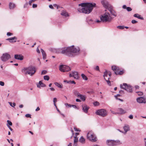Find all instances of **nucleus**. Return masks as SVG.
I'll use <instances>...</instances> for the list:
<instances>
[{
  "label": "nucleus",
  "instance_id": "nucleus-61",
  "mask_svg": "<svg viewBox=\"0 0 146 146\" xmlns=\"http://www.w3.org/2000/svg\"><path fill=\"white\" fill-rule=\"evenodd\" d=\"M50 89L52 91H54L55 90L53 88H50Z\"/></svg>",
  "mask_w": 146,
  "mask_h": 146
},
{
  "label": "nucleus",
  "instance_id": "nucleus-51",
  "mask_svg": "<svg viewBox=\"0 0 146 146\" xmlns=\"http://www.w3.org/2000/svg\"><path fill=\"white\" fill-rule=\"evenodd\" d=\"M70 84H76V82L74 81H69Z\"/></svg>",
  "mask_w": 146,
  "mask_h": 146
},
{
  "label": "nucleus",
  "instance_id": "nucleus-49",
  "mask_svg": "<svg viewBox=\"0 0 146 146\" xmlns=\"http://www.w3.org/2000/svg\"><path fill=\"white\" fill-rule=\"evenodd\" d=\"M110 111H111V113L113 114H118V112H115L114 111H112L111 110H110Z\"/></svg>",
  "mask_w": 146,
  "mask_h": 146
},
{
  "label": "nucleus",
  "instance_id": "nucleus-14",
  "mask_svg": "<svg viewBox=\"0 0 146 146\" xmlns=\"http://www.w3.org/2000/svg\"><path fill=\"white\" fill-rule=\"evenodd\" d=\"M137 101L139 103H144L145 104L146 102L145 98L142 97H139L137 98Z\"/></svg>",
  "mask_w": 146,
  "mask_h": 146
},
{
  "label": "nucleus",
  "instance_id": "nucleus-17",
  "mask_svg": "<svg viewBox=\"0 0 146 146\" xmlns=\"http://www.w3.org/2000/svg\"><path fill=\"white\" fill-rule=\"evenodd\" d=\"M82 106L84 112L86 113H87L89 109V108L86 105H83Z\"/></svg>",
  "mask_w": 146,
  "mask_h": 146
},
{
  "label": "nucleus",
  "instance_id": "nucleus-30",
  "mask_svg": "<svg viewBox=\"0 0 146 146\" xmlns=\"http://www.w3.org/2000/svg\"><path fill=\"white\" fill-rule=\"evenodd\" d=\"M87 21L89 24H94L95 23V21H94L92 19H89L88 18L87 19Z\"/></svg>",
  "mask_w": 146,
  "mask_h": 146
},
{
  "label": "nucleus",
  "instance_id": "nucleus-2",
  "mask_svg": "<svg viewBox=\"0 0 146 146\" xmlns=\"http://www.w3.org/2000/svg\"><path fill=\"white\" fill-rule=\"evenodd\" d=\"M83 7L81 9H78V11L80 13L89 14L92 11L94 7H95L96 4L91 3H82L78 5Z\"/></svg>",
  "mask_w": 146,
  "mask_h": 146
},
{
  "label": "nucleus",
  "instance_id": "nucleus-52",
  "mask_svg": "<svg viewBox=\"0 0 146 146\" xmlns=\"http://www.w3.org/2000/svg\"><path fill=\"white\" fill-rule=\"evenodd\" d=\"M57 102V99L56 98H54L53 99V102L54 103H55Z\"/></svg>",
  "mask_w": 146,
  "mask_h": 146
},
{
  "label": "nucleus",
  "instance_id": "nucleus-13",
  "mask_svg": "<svg viewBox=\"0 0 146 146\" xmlns=\"http://www.w3.org/2000/svg\"><path fill=\"white\" fill-rule=\"evenodd\" d=\"M103 7L106 9H109V4L108 2L106 0H103L101 1Z\"/></svg>",
  "mask_w": 146,
  "mask_h": 146
},
{
  "label": "nucleus",
  "instance_id": "nucleus-45",
  "mask_svg": "<svg viewBox=\"0 0 146 146\" xmlns=\"http://www.w3.org/2000/svg\"><path fill=\"white\" fill-rule=\"evenodd\" d=\"M28 5V2H26L25 4L24 5V8H25L27 7V5Z\"/></svg>",
  "mask_w": 146,
  "mask_h": 146
},
{
  "label": "nucleus",
  "instance_id": "nucleus-25",
  "mask_svg": "<svg viewBox=\"0 0 146 146\" xmlns=\"http://www.w3.org/2000/svg\"><path fill=\"white\" fill-rule=\"evenodd\" d=\"M72 76L75 79H78V73L77 72H72Z\"/></svg>",
  "mask_w": 146,
  "mask_h": 146
},
{
  "label": "nucleus",
  "instance_id": "nucleus-27",
  "mask_svg": "<svg viewBox=\"0 0 146 146\" xmlns=\"http://www.w3.org/2000/svg\"><path fill=\"white\" fill-rule=\"evenodd\" d=\"M133 16L134 17L143 20L144 19L143 17H141V15L137 13L134 14Z\"/></svg>",
  "mask_w": 146,
  "mask_h": 146
},
{
  "label": "nucleus",
  "instance_id": "nucleus-9",
  "mask_svg": "<svg viewBox=\"0 0 146 146\" xmlns=\"http://www.w3.org/2000/svg\"><path fill=\"white\" fill-rule=\"evenodd\" d=\"M60 71L63 72H68L70 71L71 69L69 67L65 65H60L59 66Z\"/></svg>",
  "mask_w": 146,
  "mask_h": 146
},
{
  "label": "nucleus",
  "instance_id": "nucleus-37",
  "mask_svg": "<svg viewBox=\"0 0 146 146\" xmlns=\"http://www.w3.org/2000/svg\"><path fill=\"white\" fill-rule=\"evenodd\" d=\"M47 73V71L46 70H43L41 72L42 75L45 74Z\"/></svg>",
  "mask_w": 146,
  "mask_h": 146
},
{
  "label": "nucleus",
  "instance_id": "nucleus-31",
  "mask_svg": "<svg viewBox=\"0 0 146 146\" xmlns=\"http://www.w3.org/2000/svg\"><path fill=\"white\" fill-rule=\"evenodd\" d=\"M54 84L55 85L58 87L61 88H63V86L62 84H61L57 82H55Z\"/></svg>",
  "mask_w": 146,
  "mask_h": 146
},
{
  "label": "nucleus",
  "instance_id": "nucleus-22",
  "mask_svg": "<svg viewBox=\"0 0 146 146\" xmlns=\"http://www.w3.org/2000/svg\"><path fill=\"white\" fill-rule=\"evenodd\" d=\"M124 130L125 131L124 133L126 134L127 132L129 130V127L128 125H125L123 127Z\"/></svg>",
  "mask_w": 146,
  "mask_h": 146
},
{
  "label": "nucleus",
  "instance_id": "nucleus-33",
  "mask_svg": "<svg viewBox=\"0 0 146 146\" xmlns=\"http://www.w3.org/2000/svg\"><path fill=\"white\" fill-rule=\"evenodd\" d=\"M8 103L10 105L13 107H14L16 105V104L14 102H13V103L11 102H8Z\"/></svg>",
  "mask_w": 146,
  "mask_h": 146
},
{
  "label": "nucleus",
  "instance_id": "nucleus-55",
  "mask_svg": "<svg viewBox=\"0 0 146 146\" xmlns=\"http://www.w3.org/2000/svg\"><path fill=\"white\" fill-rule=\"evenodd\" d=\"M37 5L36 4H33L32 6L33 7V8H36L37 7Z\"/></svg>",
  "mask_w": 146,
  "mask_h": 146
},
{
  "label": "nucleus",
  "instance_id": "nucleus-4",
  "mask_svg": "<svg viewBox=\"0 0 146 146\" xmlns=\"http://www.w3.org/2000/svg\"><path fill=\"white\" fill-rule=\"evenodd\" d=\"M101 21L103 22H110L112 20V18L108 13H106L103 14L100 17Z\"/></svg>",
  "mask_w": 146,
  "mask_h": 146
},
{
  "label": "nucleus",
  "instance_id": "nucleus-1",
  "mask_svg": "<svg viewBox=\"0 0 146 146\" xmlns=\"http://www.w3.org/2000/svg\"><path fill=\"white\" fill-rule=\"evenodd\" d=\"M80 50V49L78 47H75L72 45L66 48L65 47L58 49L56 50V52L57 53L64 54L68 56L72 57L74 56V54H78Z\"/></svg>",
  "mask_w": 146,
  "mask_h": 146
},
{
  "label": "nucleus",
  "instance_id": "nucleus-3",
  "mask_svg": "<svg viewBox=\"0 0 146 146\" xmlns=\"http://www.w3.org/2000/svg\"><path fill=\"white\" fill-rule=\"evenodd\" d=\"M23 70L26 74H28L32 76L35 73L36 69L35 67L31 66L28 68H24Z\"/></svg>",
  "mask_w": 146,
  "mask_h": 146
},
{
  "label": "nucleus",
  "instance_id": "nucleus-15",
  "mask_svg": "<svg viewBox=\"0 0 146 146\" xmlns=\"http://www.w3.org/2000/svg\"><path fill=\"white\" fill-rule=\"evenodd\" d=\"M14 57L15 59L21 60H23V56L21 54H15Z\"/></svg>",
  "mask_w": 146,
  "mask_h": 146
},
{
  "label": "nucleus",
  "instance_id": "nucleus-64",
  "mask_svg": "<svg viewBox=\"0 0 146 146\" xmlns=\"http://www.w3.org/2000/svg\"><path fill=\"white\" fill-rule=\"evenodd\" d=\"M36 51H37V52L38 53H40V51L39 50L38 48H37Z\"/></svg>",
  "mask_w": 146,
  "mask_h": 146
},
{
  "label": "nucleus",
  "instance_id": "nucleus-26",
  "mask_svg": "<svg viewBox=\"0 0 146 146\" xmlns=\"http://www.w3.org/2000/svg\"><path fill=\"white\" fill-rule=\"evenodd\" d=\"M108 74L110 77H111V72L110 71H108L106 70L104 72V76L105 78V77H106L107 76L108 73H109Z\"/></svg>",
  "mask_w": 146,
  "mask_h": 146
},
{
  "label": "nucleus",
  "instance_id": "nucleus-8",
  "mask_svg": "<svg viewBox=\"0 0 146 146\" xmlns=\"http://www.w3.org/2000/svg\"><path fill=\"white\" fill-rule=\"evenodd\" d=\"M96 113L97 115H99L104 117L107 115V112L105 109H101L97 110Z\"/></svg>",
  "mask_w": 146,
  "mask_h": 146
},
{
  "label": "nucleus",
  "instance_id": "nucleus-10",
  "mask_svg": "<svg viewBox=\"0 0 146 146\" xmlns=\"http://www.w3.org/2000/svg\"><path fill=\"white\" fill-rule=\"evenodd\" d=\"M112 69L115 71V73L116 75L121 74L123 73V72L121 71H119V68L115 66H113L111 67Z\"/></svg>",
  "mask_w": 146,
  "mask_h": 146
},
{
  "label": "nucleus",
  "instance_id": "nucleus-41",
  "mask_svg": "<svg viewBox=\"0 0 146 146\" xmlns=\"http://www.w3.org/2000/svg\"><path fill=\"white\" fill-rule=\"evenodd\" d=\"M25 116L27 117H29L31 118V115L29 114H27L25 115Z\"/></svg>",
  "mask_w": 146,
  "mask_h": 146
},
{
  "label": "nucleus",
  "instance_id": "nucleus-53",
  "mask_svg": "<svg viewBox=\"0 0 146 146\" xmlns=\"http://www.w3.org/2000/svg\"><path fill=\"white\" fill-rule=\"evenodd\" d=\"M7 35L8 36H10L11 35H12V34L10 32H8L7 33Z\"/></svg>",
  "mask_w": 146,
  "mask_h": 146
},
{
  "label": "nucleus",
  "instance_id": "nucleus-59",
  "mask_svg": "<svg viewBox=\"0 0 146 146\" xmlns=\"http://www.w3.org/2000/svg\"><path fill=\"white\" fill-rule=\"evenodd\" d=\"M7 126L8 127L9 129H10V130L11 131H13V129L10 127V126L7 125Z\"/></svg>",
  "mask_w": 146,
  "mask_h": 146
},
{
  "label": "nucleus",
  "instance_id": "nucleus-24",
  "mask_svg": "<svg viewBox=\"0 0 146 146\" xmlns=\"http://www.w3.org/2000/svg\"><path fill=\"white\" fill-rule=\"evenodd\" d=\"M114 142L115 146L119 145L122 144V142L120 140L118 139L114 140Z\"/></svg>",
  "mask_w": 146,
  "mask_h": 146
},
{
  "label": "nucleus",
  "instance_id": "nucleus-12",
  "mask_svg": "<svg viewBox=\"0 0 146 146\" xmlns=\"http://www.w3.org/2000/svg\"><path fill=\"white\" fill-rule=\"evenodd\" d=\"M106 143L107 145L109 146H115L114 140H107Z\"/></svg>",
  "mask_w": 146,
  "mask_h": 146
},
{
  "label": "nucleus",
  "instance_id": "nucleus-56",
  "mask_svg": "<svg viewBox=\"0 0 146 146\" xmlns=\"http://www.w3.org/2000/svg\"><path fill=\"white\" fill-rule=\"evenodd\" d=\"M56 109H57V111L59 113H60L62 115L63 117H64V114H63L61 113L60 111H59V110H58V109L57 108H56Z\"/></svg>",
  "mask_w": 146,
  "mask_h": 146
},
{
  "label": "nucleus",
  "instance_id": "nucleus-36",
  "mask_svg": "<svg viewBox=\"0 0 146 146\" xmlns=\"http://www.w3.org/2000/svg\"><path fill=\"white\" fill-rule=\"evenodd\" d=\"M104 79L106 81V82H107L109 86H110L111 85V82L109 80H106V79L105 78H104Z\"/></svg>",
  "mask_w": 146,
  "mask_h": 146
},
{
  "label": "nucleus",
  "instance_id": "nucleus-50",
  "mask_svg": "<svg viewBox=\"0 0 146 146\" xmlns=\"http://www.w3.org/2000/svg\"><path fill=\"white\" fill-rule=\"evenodd\" d=\"M65 105H66V106H68L69 107H72V105H70V104H65Z\"/></svg>",
  "mask_w": 146,
  "mask_h": 146
},
{
  "label": "nucleus",
  "instance_id": "nucleus-60",
  "mask_svg": "<svg viewBox=\"0 0 146 146\" xmlns=\"http://www.w3.org/2000/svg\"><path fill=\"white\" fill-rule=\"evenodd\" d=\"M53 6L55 7H56L57 9H58V6L56 4H54L53 5Z\"/></svg>",
  "mask_w": 146,
  "mask_h": 146
},
{
  "label": "nucleus",
  "instance_id": "nucleus-42",
  "mask_svg": "<svg viewBox=\"0 0 146 146\" xmlns=\"http://www.w3.org/2000/svg\"><path fill=\"white\" fill-rule=\"evenodd\" d=\"M7 123L9 124V125H12V123L10 121L8 120L7 121Z\"/></svg>",
  "mask_w": 146,
  "mask_h": 146
},
{
  "label": "nucleus",
  "instance_id": "nucleus-43",
  "mask_svg": "<svg viewBox=\"0 0 146 146\" xmlns=\"http://www.w3.org/2000/svg\"><path fill=\"white\" fill-rule=\"evenodd\" d=\"M99 103L98 102H95L94 103V104L95 106H97L99 105Z\"/></svg>",
  "mask_w": 146,
  "mask_h": 146
},
{
  "label": "nucleus",
  "instance_id": "nucleus-39",
  "mask_svg": "<svg viewBox=\"0 0 146 146\" xmlns=\"http://www.w3.org/2000/svg\"><path fill=\"white\" fill-rule=\"evenodd\" d=\"M126 9L129 12L131 11L132 10V9L130 7H127Z\"/></svg>",
  "mask_w": 146,
  "mask_h": 146
},
{
  "label": "nucleus",
  "instance_id": "nucleus-29",
  "mask_svg": "<svg viewBox=\"0 0 146 146\" xmlns=\"http://www.w3.org/2000/svg\"><path fill=\"white\" fill-rule=\"evenodd\" d=\"M41 51L42 54L43 58L44 59H45L46 58V53L42 49H41Z\"/></svg>",
  "mask_w": 146,
  "mask_h": 146
},
{
  "label": "nucleus",
  "instance_id": "nucleus-11",
  "mask_svg": "<svg viewBox=\"0 0 146 146\" xmlns=\"http://www.w3.org/2000/svg\"><path fill=\"white\" fill-rule=\"evenodd\" d=\"M74 93L75 95H77V97L79 98L82 101H85L86 97L85 96L80 94L77 91H74Z\"/></svg>",
  "mask_w": 146,
  "mask_h": 146
},
{
  "label": "nucleus",
  "instance_id": "nucleus-58",
  "mask_svg": "<svg viewBox=\"0 0 146 146\" xmlns=\"http://www.w3.org/2000/svg\"><path fill=\"white\" fill-rule=\"evenodd\" d=\"M127 7L125 5H123V6L122 8L123 9H126Z\"/></svg>",
  "mask_w": 146,
  "mask_h": 146
},
{
  "label": "nucleus",
  "instance_id": "nucleus-44",
  "mask_svg": "<svg viewBox=\"0 0 146 146\" xmlns=\"http://www.w3.org/2000/svg\"><path fill=\"white\" fill-rule=\"evenodd\" d=\"M5 84L4 82L0 81V85L2 86H3Z\"/></svg>",
  "mask_w": 146,
  "mask_h": 146
},
{
  "label": "nucleus",
  "instance_id": "nucleus-19",
  "mask_svg": "<svg viewBox=\"0 0 146 146\" xmlns=\"http://www.w3.org/2000/svg\"><path fill=\"white\" fill-rule=\"evenodd\" d=\"M37 87L38 88H40V87H46V85L42 82L41 81H40L39 82L38 84H37Z\"/></svg>",
  "mask_w": 146,
  "mask_h": 146
},
{
  "label": "nucleus",
  "instance_id": "nucleus-47",
  "mask_svg": "<svg viewBox=\"0 0 146 146\" xmlns=\"http://www.w3.org/2000/svg\"><path fill=\"white\" fill-rule=\"evenodd\" d=\"M94 69L97 70L99 71V68L98 66H97Z\"/></svg>",
  "mask_w": 146,
  "mask_h": 146
},
{
  "label": "nucleus",
  "instance_id": "nucleus-23",
  "mask_svg": "<svg viewBox=\"0 0 146 146\" xmlns=\"http://www.w3.org/2000/svg\"><path fill=\"white\" fill-rule=\"evenodd\" d=\"M79 142L82 144H84L85 143V139L82 136L81 137L79 140Z\"/></svg>",
  "mask_w": 146,
  "mask_h": 146
},
{
  "label": "nucleus",
  "instance_id": "nucleus-7",
  "mask_svg": "<svg viewBox=\"0 0 146 146\" xmlns=\"http://www.w3.org/2000/svg\"><path fill=\"white\" fill-rule=\"evenodd\" d=\"M11 58V56L9 54L7 53H5L3 54L0 57V59L3 62H5Z\"/></svg>",
  "mask_w": 146,
  "mask_h": 146
},
{
  "label": "nucleus",
  "instance_id": "nucleus-20",
  "mask_svg": "<svg viewBox=\"0 0 146 146\" xmlns=\"http://www.w3.org/2000/svg\"><path fill=\"white\" fill-rule=\"evenodd\" d=\"M108 10L110 11L111 14L115 17H116L117 15L115 11L112 9V7H111L108 9Z\"/></svg>",
  "mask_w": 146,
  "mask_h": 146
},
{
  "label": "nucleus",
  "instance_id": "nucleus-34",
  "mask_svg": "<svg viewBox=\"0 0 146 146\" xmlns=\"http://www.w3.org/2000/svg\"><path fill=\"white\" fill-rule=\"evenodd\" d=\"M44 79L45 80L48 81L49 79V77L48 76L45 75L44 76Z\"/></svg>",
  "mask_w": 146,
  "mask_h": 146
},
{
  "label": "nucleus",
  "instance_id": "nucleus-21",
  "mask_svg": "<svg viewBox=\"0 0 146 146\" xmlns=\"http://www.w3.org/2000/svg\"><path fill=\"white\" fill-rule=\"evenodd\" d=\"M15 7V3L10 2L9 4V7L10 9H13Z\"/></svg>",
  "mask_w": 146,
  "mask_h": 146
},
{
  "label": "nucleus",
  "instance_id": "nucleus-63",
  "mask_svg": "<svg viewBox=\"0 0 146 146\" xmlns=\"http://www.w3.org/2000/svg\"><path fill=\"white\" fill-rule=\"evenodd\" d=\"M76 101L77 102H81V101L79 99H77L76 100Z\"/></svg>",
  "mask_w": 146,
  "mask_h": 146
},
{
  "label": "nucleus",
  "instance_id": "nucleus-16",
  "mask_svg": "<svg viewBox=\"0 0 146 146\" xmlns=\"http://www.w3.org/2000/svg\"><path fill=\"white\" fill-rule=\"evenodd\" d=\"M17 37L16 36H14L13 37H11L10 38H8L6 39V40H9V42L11 43H14V42H16V40H17Z\"/></svg>",
  "mask_w": 146,
  "mask_h": 146
},
{
  "label": "nucleus",
  "instance_id": "nucleus-46",
  "mask_svg": "<svg viewBox=\"0 0 146 146\" xmlns=\"http://www.w3.org/2000/svg\"><path fill=\"white\" fill-rule=\"evenodd\" d=\"M137 22V21L135 20H132V21H131V23L133 24H135V23H136Z\"/></svg>",
  "mask_w": 146,
  "mask_h": 146
},
{
  "label": "nucleus",
  "instance_id": "nucleus-54",
  "mask_svg": "<svg viewBox=\"0 0 146 146\" xmlns=\"http://www.w3.org/2000/svg\"><path fill=\"white\" fill-rule=\"evenodd\" d=\"M129 117L131 119H132L133 118V115H130L129 116Z\"/></svg>",
  "mask_w": 146,
  "mask_h": 146
},
{
  "label": "nucleus",
  "instance_id": "nucleus-48",
  "mask_svg": "<svg viewBox=\"0 0 146 146\" xmlns=\"http://www.w3.org/2000/svg\"><path fill=\"white\" fill-rule=\"evenodd\" d=\"M74 129L75 131H80V130H79V129L77 128L74 127Z\"/></svg>",
  "mask_w": 146,
  "mask_h": 146
},
{
  "label": "nucleus",
  "instance_id": "nucleus-6",
  "mask_svg": "<svg viewBox=\"0 0 146 146\" xmlns=\"http://www.w3.org/2000/svg\"><path fill=\"white\" fill-rule=\"evenodd\" d=\"M87 137L89 140L93 142L96 141L97 140L95 135L92 131H90L88 133Z\"/></svg>",
  "mask_w": 146,
  "mask_h": 146
},
{
  "label": "nucleus",
  "instance_id": "nucleus-18",
  "mask_svg": "<svg viewBox=\"0 0 146 146\" xmlns=\"http://www.w3.org/2000/svg\"><path fill=\"white\" fill-rule=\"evenodd\" d=\"M117 111L119 112H118V114H124L126 113V111L121 108H118L117 109Z\"/></svg>",
  "mask_w": 146,
  "mask_h": 146
},
{
  "label": "nucleus",
  "instance_id": "nucleus-40",
  "mask_svg": "<svg viewBox=\"0 0 146 146\" xmlns=\"http://www.w3.org/2000/svg\"><path fill=\"white\" fill-rule=\"evenodd\" d=\"M136 93H137L138 94V95L139 96H142L143 94V93L142 92H136Z\"/></svg>",
  "mask_w": 146,
  "mask_h": 146
},
{
  "label": "nucleus",
  "instance_id": "nucleus-28",
  "mask_svg": "<svg viewBox=\"0 0 146 146\" xmlns=\"http://www.w3.org/2000/svg\"><path fill=\"white\" fill-rule=\"evenodd\" d=\"M61 14L62 16H64L65 17H67L69 16L68 14L66 11H62Z\"/></svg>",
  "mask_w": 146,
  "mask_h": 146
},
{
  "label": "nucleus",
  "instance_id": "nucleus-5",
  "mask_svg": "<svg viewBox=\"0 0 146 146\" xmlns=\"http://www.w3.org/2000/svg\"><path fill=\"white\" fill-rule=\"evenodd\" d=\"M120 87L121 89H124L128 92L131 93L132 92V87L126 83H123V85L120 84Z\"/></svg>",
  "mask_w": 146,
  "mask_h": 146
},
{
  "label": "nucleus",
  "instance_id": "nucleus-57",
  "mask_svg": "<svg viewBox=\"0 0 146 146\" xmlns=\"http://www.w3.org/2000/svg\"><path fill=\"white\" fill-rule=\"evenodd\" d=\"M49 7L51 9H54V7L52 5H49Z\"/></svg>",
  "mask_w": 146,
  "mask_h": 146
},
{
  "label": "nucleus",
  "instance_id": "nucleus-62",
  "mask_svg": "<svg viewBox=\"0 0 146 146\" xmlns=\"http://www.w3.org/2000/svg\"><path fill=\"white\" fill-rule=\"evenodd\" d=\"M32 2H33L31 0H30V1H29V5H32Z\"/></svg>",
  "mask_w": 146,
  "mask_h": 146
},
{
  "label": "nucleus",
  "instance_id": "nucleus-32",
  "mask_svg": "<svg viewBox=\"0 0 146 146\" xmlns=\"http://www.w3.org/2000/svg\"><path fill=\"white\" fill-rule=\"evenodd\" d=\"M81 76L83 79L85 80H88V78L84 74H81Z\"/></svg>",
  "mask_w": 146,
  "mask_h": 146
},
{
  "label": "nucleus",
  "instance_id": "nucleus-35",
  "mask_svg": "<svg viewBox=\"0 0 146 146\" xmlns=\"http://www.w3.org/2000/svg\"><path fill=\"white\" fill-rule=\"evenodd\" d=\"M78 141V139L77 136H75L74 137V143H76Z\"/></svg>",
  "mask_w": 146,
  "mask_h": 146
},
{
  "label": "nucleus",
  "instance_id": "nucleus-38",
  "mask_svg": "<svg viewBox=\"0 0 146 146\" xmlns=\"http://www.w3.org/2000/svg\"><path fill=\"white\" fill-rule=\"evenodd\" d=\"M117 28L120 29H123L124 28V27L123 26H118Z\"/></svg>",
  "mask_w": 146,
  "mask_h": 146
}]
</instances>
